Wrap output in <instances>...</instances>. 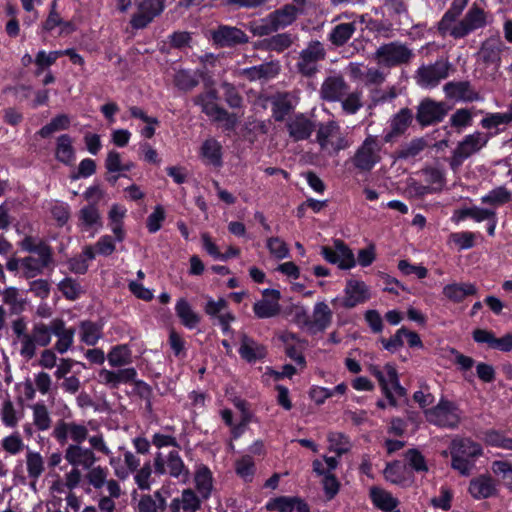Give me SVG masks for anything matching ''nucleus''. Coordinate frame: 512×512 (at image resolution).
<instances>
[{
  "label": "nucleus",
  "instance_id": "0e129e2a",
  "mask_svg": "<svg viewBox=\"0 0 512 512\" xmlns=\"http://www.w3.org/2000/svg\"><path fill=\"white\" fill-rule=\"evenodd\" d=\"M1 447L5 452L11 455H17L24 450L25 444L20 434L18 432H14L3 438Z\"/></svg>",
  "mask_w": 512,
  "mask_h": 512
},
{
  "label": "nucleus",
  "instance_id": "9d476101",
  "mask_svg": "<svg viewBox=\"0 0 512 512\" xmlns=\"http://www.w3.org/2000/svg\"><path fill=\"white\" fill-rule=\"evenodd\" d=\"M52 334V320L49 324L35 322L29 332L22 358L27 361L33 359L37 354V347H47L51 343Z\"/></svg>",
  "mask_w": 512,
  "mask_h": 512
},
{
  "label": "nucleus",
  "instance_id": "de8ad7c7",
  "mask_svg": "<svg viewBox=\"0 0 512 512\" xmlns=\"http://www.w3.org/2000/svg\"><path fill=\"white\" fill-rule=\"evenodd\" d=\"M25 462L28 477L36 481L45 470L43 457L39 452L28 450Z\"/></svg>",
  "mask_w": 512,
  "mask_h": 512
},
{
  "label": "nucleus",
  "instance_id": "79ce46f5",
  "mask_svg": "<svg viewBox=\"0 0 512 512\" xmlns=\"http://www.w3.org/2000/svg\"><path fill=\"white\" fill-rule=\"evenodd\" d=\"M108 363L113 368H120L132 362V353L128 345H116L107 355Z\"/></svg>",
  "mask_w": 512,
  "mask_h": 512
},
{
  "label": "nucleus",
  "instance_id": "dca6fc26",
  "mask_svg": "<svg viewBox=\"0 0 512 512\" xmlns=\"http://www.w3.org/2000/svg\"><path fill=\"white\" fill-rule=\"evenodd\" d=\"M414 115L411 109L405 107L400 109L389 120V130L383 136L385 143L397 141L412 124Z\"/></svg>",
  "mask_w": 512,
  "mask_h": 512
},
{
  "label": "nucleus",
  "instance_id": "423d86ee",
  "mask_svg": "<svg viewBox=\"0 0 512 512\" xmlns=\"http://www.w3.org/2000/svg\"><path fill=\"white\" fill-rule=\"evenodd\" d=\"M427 421L444 428L454 429L461 422V411L449 400L441 399L439 403L425 411Z\"/></svg>",
  "mask_w": 512,
  "mask_h": 512
},
{
  "label": "nucleus",
  "instance_id": "69168bd1",
  "mask_svg": "<svg viewBox=\"0 0 512 512\" xmlns=\"http://www.w3.org/2000/svg\"><path fill=\"white\" fill-rule=\"evenodd\" d=\"M404 467L399 462H393L386 466L384 476L393 484L406 485L407 479L404 476Z\"/></svg>",
  "mask_w": 512,
  "mask_h": 512
},
{
  "label": "nucleus",
  "instance_id": "603ef678",
  "mask_svg": "<svg viewBox=\"0 0 512 512\" xmlns=\"http://www.w3.org/2000/svg\"><path fill=\"white\" fill-rule=\"evenodd\" d=\"M512 123V103L509 111L506 113H489L481 120V126L484 129L496 128L499 125H507Z\"/></svg>",
  "mask_w": 512,
  "mask_h": 512
},
{
  "label": "nucleus",
  "instance_id": "a19ab883",
  "mask_svg": "<svg viewBox=\"0 0 512 512\" xmlns=\"http://www.w3.org/2000/svg\"><path fill=\"white\" fill-rule=\"evenodd\" d=\"M80 339L89 346H94L102 337V325L85 320L79 324Z\"/></svg>",
  "mask_w": 512,
  "mask_h": 512
},
{
  "label": "nucleus",
  "instance_id": "473e14b6",
  "mask_svg": "<svg viewBox=\"0 0 512 512\" xmlns=\"http://www.w3.org/2000/svg\"><path fill=\"white\" fill-rule=\"evenodd\" d=\"M55 158L65 165H71L74 162L75 149L73 140L68 134H62L57 138Z\"/></svg>",
  "mask_w": 512,
  "mask_h": 512
},
{
  "label": "nucleus",
  "instance_id": "3c124183",
  "mask_svg": "<svg viewBox=\"0 0 512 512\" xmlns=\"http://www.w3.org/2000/svg\"><path fill=\"white\" fill-rule=\"evenodd\" d=\"M221 144L215 139H207L201 147V154L206 161L214 166L221 165Z\"/></svg>",
  "mask_w": 512,
  "mask_h": 512
},
{
  "label": "nucleus",
  "instance_id": "37998d69",
  "mask_svg": "<svg viewBox=\"0 0 512 512\" xmlns=\"http://www.w3.org/2000/svg\"><path fill=\"white\" fill-rule=\"evenodd\" d=\"M370 496L373 504L383 511H393L397 505L398 500L392 496L391 493L377 487L370 489Z\"/></svg>",
  "mask_w": 512,
  "mask_h": 512
},
{
  "label": "nucleus",
  "instance_id": "1a4fd4ad",
  "mask_svg": "<svg viewBox=\"0 0 512 512\" xmlns=\"http://www.w3.org/2000/svg\"><path fill=\"white\" fill-rule=\"evenodd\" d=\"M154 468L157 474L163 475L168 471L171 477L177 478L183 483L189 479V470L177 450H171L166 457L158 453L154 458Z\"/></svg>",
  "mask_w": 512,
  "mask_h": 512
},
{
  "label": "nucleus",
  "instance_id": "e433bc0d",
  "mask_svg": "<svg viewBox=\"0 0 512 512\" xmlns=\"http://www.w3.org/2000/svg\"><path fill=\"white\" fill-rule=\"evenodd\" d=\"M80 226L83 230L94 229L97 231L102 227L101 215L95 204L87 205L79 211Z\"/></svg>",
  "mask_w": 512,
  "mask_h": 512
},
{
  "label": "nucleus",
  "instance_id": "680f3d73",
  "mask_svg": "<svg viewBox=\"0 0 512 512\" xmlns=\"http://www.w3.org/2000/svg\"><path fill=\"white\" fill-rule=\"evenodd\" d=\"M425 146L426 143L422 138L412 139L410 142L400 147V149L397 151V156L400 159L415 157L422 150H424Z\"/></svg>",
  "mask_w": 512,
  "mask_h": 512
},
{
  "label": "nucleus",
  "instance_id": "f03ea898",
  "mask_svg": "<svg viewBox=\"0 0 512 512\" xmlns=\"http://www.w3.org/2000/svg\"><path fill=\"white\" fill-rule=\"evenodd\" d=\"M316 128V142L326 155L336 156L340 151L350 147L351 143L343 135L339 123L335 120L319 123Z\"/></svg>",
  "mask_w": 512,
  "mask_h": 512
},
{
  "label": "nucleus",
  "instance_id": "cd10ccee",
  "mask_svg": "<svg viewBox=\"0 0 512 512\" xmlns=\"http://www.w3.org/2000/svg\"><path fill=\"white\" fill-rule=\"evenodd\" d=\"M239 354L248 363H254L265 358L266 347L246 334L241 335Z\"/></svg>",
  "mask_w": 512,
  "mask_h": 512
},
{
  "label": "nucleus",
  "instance_id": "39448f33",
  "mask_svg": "<svg viewBox=\"0 0 512 512\" xmlns=\"http://www.w3.org/2000/svg\"><path fill=\"white\" fill-rule=\"evenodd\" d=\"M488 140V135L478 131L466 135L452 152L449 160L451 169L456 171L466 159L479 152Z\"/></svg>",
  "mask_w": 512,
  "mask_h": 512
},
{
  "label": "nucleus",
  "instance_id": "7c9ffc66",
  "mask_svg": "<svg viewBox=\"0 0 512 512\" xmlns=\"http://www.w3.org/2000/svg\"><path fill=\"white\" fill-rule=\"evenodd\" d=\"M469 493L477 500L486 499L496 494L495 481L489 475H480L470 481Z\"/></svg>",
  "mask_w": 512,
  "mask_h": 512
},
{
  "label": "nucleus",
  "instance_id": "bf43d9fd",
  "mask_svg": "<svg viewBox=\"0 0 512 512\" xmlns=\"http://www.w3.org/2000/svg\"><path fill=\"white\" fill-rule=\"evenodd\" d=\"M11 328L13 331V334L16 336L17 340L19 341L20 348H19V354L22 357L25 345L27 344V340L29 337V332L27 331V323L24 317L16 318L11 323Z\"/></svg>",
  "mask_w": 512,
  "mask_h": 512
},
{
  "label": "nucleus",
  "instance_id": "4c0bfd02",
  "mask_svg": "<svg viewBox=\"0 0 512 512\" xmlns=\"http://www.w3.org/2000/svg\"><path fill=\"white\" fill-rule=\"evenodd\" d=\"M271 293L275 298L273 301L262 299L254 304L253 310L258 318H271L279 314L280 305L278 299L280 298V293L277 290H272Z\"/></svg>",
  "mask_w": 512,
  "mask_h": 512
},
{
  "label": "nucleus",
  "instance_id": "f8f14e48",
  "mask_svg": "<svg viewBox=\"0 0 512 512\" xmlns=\"http://www.w3.org/2000/svg\"><path fill=\"white\" fill-rule=\"evenodd\" d=\"M344 293V297H336L332 300V305L334 307L351 309L358 304L364 303L370 298L369 290L366 284L362 281L354 279L347 281Z\"/></svg>",
  "mask_w": 512,
  "mask_h": 512
},
{
  "label": "nucleus",
  "instance_id": "13d9d810",
  "mask_svg": "<svg viewBox=\"0 0 512 512\" xmlns=\"http://www.w3.org/2000/svg\"><path fill=\"white\" fill-rule=\"evenodd\" d=\"M343 112L349 115L357 113L363 106L362 93L354 91L348 93L340 100Z\"/></svg>",
  "mask_w": 512,
  "mask_h": 512
},
{
  "label": "nucleus",
  "instance_id": "2eb2a0df",
  "mask_svg": "<svg viewBox=\"0 0 512 512\" xmlns=\"http://www.w3.org/2000/svg\"><path fill=\"white\" fill-rule=\"evenodd\" d=\"M504 49L505 45L500 37H490L482 43L477 53V60L485 67H493L497 70L501 64V53Z\"/></svg>",
  "mask_w": 512,
  "mask_h": 512
},
{
  "label": "nucleus",
  "instance_id": "49530a36",
  "mask_svg": "<svg viewBox=\"0 0 512 512\" xmlns=\"http://www.w3.org/2000/svg\"><path fill=\"white\" fill-rule=\"evenodd\" d=\"M195 486L202 499L206 500L209 498L213 484L212 475L210 470L203 466L200 467L195 473Z\"/></svg>",
  "mask_w": 512,
  "mask_h": 512
},
{
  "label": "nucleus",
  "instance_id": "8fccbe9b",
  "mask_svg": "<svg viewBox=\"0 0 512 512\" xmlns=\"http://www.w3.org/2000/svg\"><path fill=\"white\" fill-rule=\"evenodd\" d=\"M33 424L39 431H46L51 427V416L44 403H35L31 406Z\"/></svg>",
  "mask_w": 512,
  "mask_h": 512
},
{
  "label": "nucleus",
  "instance_id": "6ab92c4d",
  "mask_svg": "<svg viewBox=\"0 0 512 512\" xmlns=\"http://www.w3.org/2000/svg\"><path fill=\"white\" fill-rule=\"evenodd\" d=\"M281 71L279 61L272 60L257 66L244 68L239 71V75L250 82H267L275 78Z\"/></svg>",
  "mask_w": 512,
  "mask_h": 512
},
{
  "label": "nucleus",
  "instance_id": "20e7f679",
  "mask_svg": "<svg viewBox=\"0 0 512 512\" xmlns=\"http://www.w3.org/2000/svg\"><path fill=\"white\" fill-rule=\"evenodd\" d=\"M381 144L376 136H367L356 149L351 162L361 172H368L381 160Z\"/></svg>",
  "mask_w": 512,
  "mask_h": 512
},
{
  "label": "nucleus",
  "instance_id": "c9c22d12",
  "mask_svg": "<svg viewBox=\"0 0 512 512\" xmlns=\"http://www.w3.org/2000/svg\"><path fill=\"white\" fill-rule=\"evenodd\" d=\"M298 9L293 4H286L282 8L270 13L269 21H272L277 30L293 23L297 17Z\"/></svg>",
  "mask_w": 512,
  "mask_h": 512
},
{
  "label": "nucleus",
  "instance_id": "4468645a",
  "mask_svg": "<svg viewBox=\"0 0 512 512\" xmlns=\"http://www.w3.org/2000/svg\"><path fill=\"white\" fill-rule=\"evenodd\" d=\"M85 479L87 483L92 486L96 491L106 487L107 493L112 496H121L122 490L119 483L115 479H108L109 470L106 467L100 465L91 468H87Z\"/></svg>",
  "mask_w": 512,
  "mask_h": 512
},
{
  "label": "nucleus",
  "instance_id": "bb28decb",
  "mask_svg": "<svg viewBox=\"0 0 512 512\" xmlns=\"http://www.w3.org/2000/svg\"><path fill=\"white\" fill-rule=\"evenodd\" d=\"M227 307L228 303L223 298H220L217 301L209 299L204 307L206 314L211 317H217L224 332L229 331L230 323L235 319V317L227 311Z\"/></svg>",
  "mask_w": 512,
  "mask_h": 512
},
{
  "label": "nucleus",
  "instance_id": "5701e85b",
  "mask_svg": "<svg viewBox=\"0 0 512 512\" xmlns=\"http://www.w3.org/2000/svg\"><path fill=\"white\" fill-rule=\"evenodd\" d=\"M38 257L27 256L21 258L23 277L26 279H32L38 275H41L45 268L50 266L53 262V253L36 254Z\"/></svg>",
  "mask_w": 512,
  "mask_h": 512
},
{
  "label": "nucleus",
  "instance_id": "e2e57ef3",
  "mask_svg": "<svg viewBox=\"0 0 512 512\" xmlns=\"http://www.w3.org/2000/svg\"><path fill=\"white\" fill-rule=\"evenodd\" d=\"M511 193L505 187H497L481 198L482 203L490 205H503L509 202Z\"/></svg>",
  "mask_w": 512,
  "mask_h": 512
},
{
  "label": "nucleus",
  "instance_id": "9b49d317",
  "mask_svg": "<svg viewBox=\"0 0 512 512\" xmlns=\"http://www.w3.org/2000/svg\"><path fill=\"white\" fill-rule=\"evenodd\" d=\"M449 111L445 102H437L431 98H424L417 106L416 120L423 126L440 123Z\"/></svg>",
  "mask_w": 512,
  "mask_h": 512
},
{
  "label": "nucleus",
  "instance_id": "a211bd4d",
  "mask_svg": "<svg viewBox=\"0 0 512 512\" xmlns=\"http://www.w3.org/2000/svg\"><path fill=\"white\" fill-rule=\"evenodd\" d=\"M486 25V14L483 9L473 5L464 18L458 22V28L454 30L455 39L467 36L469 33Z\"/></svg>",
  "mask_w": 512,
  "mask_h": 512
},
{
  "label": "nucleus",
  "instance_id": "6e6d98bb",
  "mask_svg": "<svg viewBox=\"0 0 512 512\" xmlns=\"http://www.w3.org/2000/svg\"><path fill=\"white\" fill-rule=\"evenodd\" d=\"M70 125V118L66 114H60L54 117L48 124L43 126L38 134L46 138L50 136L52 133L60 130H65Z\"/></svg>",
  "mask_w": 512,
  "mask_h": 512
},
{
  "label": "nucleus",
  "instance_id": "052dcab7",
  "mask_svg": "<svg viewBox=\"0 0 512 512\" xmlns=\"http://www.w3.org/2000/svg\"><path fill=\"white\" fill-rule=\"evenodd\" d=\"M20 247L22 250L32 254H43L52 252L51 247L43 240L34 238L32 236H26L21 242Z\"/></svg>",
  "mask_w": 512,
  "mask_h": 512
},
{
  "label": "nucleus",
  "instance_id": "b1692460",
  "mask_svg": "<svg viewBox=\"0 0 512 512\" xmlns=\"http://www.w3.org/2000/svg\"><path fill=\"white\" fill-rule=\"evenodd\" d=\"M53 334L57 337V341L54 345V350L60 354L66 353L74 343V328H67L63 319L54 318L52 319Z\"/></svg>",
  "mask_w": 512,
  "mask_h": 512
},
{
  "label": "nucleus",
  "instance_id": "4be33fe9",
  "mask_svg": "<svg viewBox=\"0 0 512 512\" xmlns=\"http://www.w3.org/2000/svg\"><path fill=\"white\" fill-rule=\"evenodd\" d=\"M196 105L201 107L203 113H205L212 121L222 123L224 128L232 130L237 124V117L233 113H229L227 110L222 108L214 101L206 102H195Z\"/></svg>",
  "mask_w": 512,
  "mask_h": 512
},
{
  "label": "nucleus",
  "instance_id": "0eeeda50",
  "mask_svg": "<svg viewBox=\"0 0 512 512\" xmlns=\"http://www.w3.org/2000/svg\"><path fill=\"white\" fill-rule=\"evenodd\" d=\"M326 57L324 45L318 41H310L298 57L296 63L297 71L304 77H313L318 72V64Z\"/></svg>",
  "mask_w": 512,
  "mask_h": 512
},
{
  "label": "nucleus",
  "instance_id": "338daca9",
  "mask_svg": "<svg viewBox=\"0 0 512 512\" xmlns=\"http://www.w3.org/2000/svg\"><path fill=\"white\" fill-rule=\"evenodd\" d=\"M298 497L281 496L268 502L267 510H277L279 512H292L297 504Z\"/></svg>",
  "mask_w": 512,
  "mask_h": 512
},
{
  "label": "nucleus",
  "instance_id": "a18cd8bd",
  "mask_svg": "<svg viewBox=\"0 0 512 512\" xmlns=\"http://www.w3.org/2000/svg\"><path fill=\"white\" fill-rule=\"evenodd\" d=\"M175 311L182 324L190 329L196 327L200 322L198 314L193 311L187 300L183 298L177 301Z\"/></svg>",
  "mask_w": 512,
  "mask_h": 512
},
{
  "label": "nucleus",
  "instance_id": "4d7b16f0",
  "mask_svg": "<svg viewBox=\"0 0 512 512\" xmlns=\"http://www.w3.org/2000/svg\"><path fill=\"white\" fill-rule=\"evenodd\" d=\"M334 247L337 248V255L339 258V268L350 269L355 266L356 261L354 254L349 247L341 240L334 241Z\"/></svg>",
  "mask_w": 512,
  "mask_h": 512
},
{
  "label": "nucleus",
  "instance_id": "f3484780",
  "mask_svg": "<svg viewBox=\"0 0 512 512\" xmlns=\"http://www.w3.org/2000/svg\"><path fill=\"white\" fill-rule=\"evenodd\" d=\"M349 85L340 74L326 77L319 90L320 98L327 102H338L347 94Z\"/></svg>",
  "mask_w": 512,
  "mask_h": 512
},
{
  "label": "nucleus",
  "instance_id": "ddd939ff",
  "mask_svg": "<svg viewBox=\"0 0 512 512\" xmlns=\"http://www.w3.org/2000/svg\"><path fill=\"white\" fill-rule=\"evenodd\" d=\"M137 11L130 24L134 29H143L164 9V0H134Z\"/></svg>",
  "mask_w": 512,
  "mask_h": 512
},
{
  "label": "nucleus",
  "instance_id": "f257e3e1",
  "mask_svg": "<svg viewBox=\"0 0 512 512\" xmlns=\"http://www.w3.org/2000/svg\"><path fill=\"white\" fill-rule=\"evenodd\" d=\"M52 436L61 445L67 444L69 440L72 442L64 451V458L72 467H82L86 470L98 461L91 448L82 446L89 436L88 428L84 424L58 420L52 431Z\"/></svg>",
  "mask_w": 512,
  "mask_h": 512
},
{
  "label": "nucleus",
  "instance_id": "c756f323",
  "mask_svg": "<svg viewBox=\"0 0 512 512\" xmlns=\"http://www.w3.org/2000/svg\"><path fill=\"white\" fill-rule=\"evenodd\" d=\"M451 456L461 457L464 459H473L482 454L481 446L468 438L454 439L450 446Z\"/></svg>",
  "mask_w": 512,
  "mask_h": 512
},
{
  "label": "nucleus",
  "instance_id": "c85d7f7f",
  "mask_svg": "<svg viewBox=\"0 0 512 512\" xmlns=\"http://www.w3.org/2000/svg\"><path fill=\"white\" fill-rule=\"evenodd\" d=\"M332 317L333 312L330 307L325 302H317L307 325L313 332H322L331 325Z\"/></svg>",
  "mask_w": 512,
  "mask_h": 512
},
{
  "label": "nucleus",
  "instance_id": "6e6552de",
  "mask_svg": "<svg viewBox=\"0 0 512 512\" xmlns=\"http://www.w3.org/2000/svg\"><path fill=\"white\" fill-rule=\"evenodd\" d=\"M451 64L446 59H438L433 64L420 66L415 74L416 82L423 88L436 87L449 76Z\"/></svg>",
  "mask_w": 512,
  "mask_h": 512
},
{
  "label": "nucleus",
  "instance_id": "c03bdc74",
  "mask_svg": "<svg viewBox=\"0 0 512 512\" xmlns=\"http://www.w3.org/2000/svg\"><path fill=\"white\" fill-rule=\"evenodd\" d=\"M4 304L10 307L12 313L22 312L27 304L26 299L21 297L18 288L10 286L0 292Z\"/></svg>",
  "mask_w": 512,
  "mask_h": 512
},
{
  "label": "nucleus",
  "instance_id": "f704fd0d",
  "mask_svg": "<svg viewBox=\"0 0 512 512\" xmlns=\"http://www.w3.org/2000/svg\"><path fill=\"white\" fill-rule=\"evenodd\" d=\"M355 31L356 24L354 22L339 23L331 29L328 40L334 46L341 47L352 38Z\"/></svg>",
  "mask_w": 512,
  "mask_h": 512
},
{
  "label": "nucleus",
  "instance_id": "7ed1b4c3",
  "mask_svg": "<svg viewBox=\"0 0 512 512\" xmlns=\"http://www.w3.org/2000/svg\"><path fill=\"white\" fill-rule=\"evenodd\" d=\"M413 57V50L399 41L382 44L373 54V59L377 64L385 68L407 65Z\"/></svg>",
  "mask_w": 512,
  "mask_h": 512
},
{
  "label": "nucleus",
  "instance_id": "a878e982",
  "mask_svg": "<svg viewBox=\"0 0 512 512\" xmlns=\"http://www.w3.org/2000/svg\"><path fill=\"white\" fill-rule=\"evenodd\" d=\"M444 92L448 98L473 102L480 99L468 81L448 82L444 85Z\"/></svg>",
  "mask_w": 512,
  "mask_h": 512
},
{
  "label": "nucleus",
  "instance_id": "2f4dec72",
  "mask_svg": "<svg viewBox=\"0 0 512 512\" xmlns=\"http://www.w3.org/2000/svg\"><path fill=\"white\" fill-rule=\"evenodd\" d=\"M442 293L448 300L459 303L467 296L475 295L477 288L472 283H452L444 286Z\"/></svg>",
  "mask_w": 512,
  "mask_h": 512
},
{
  "label": "nucleus",
  "instance_id": "ea45409f",
  "mask_svg": "<svg viewBox=\"0 0 512 512\" xmlns=\"http://www.w3.org/2000/svg\"><path fill=\"white\" fill-rule=\"evenodd\" d=\"M166 508V498L160 491L154 492L153 495H143L137 506V512H158L164 511Z\"/></svg>",
  "mask_w": 512,
  "mask_h": 512
},
{
  "label": "nucleus",
  "instance_id": "72a5a7b5",
  "mask_svg": "<svg viewBox=\"0 0 512 512\" xmlns=\"http://www.w3.org/2000/svg\"><path fill=\"white\" fill-rule=\"evenodd\" d=\"M202 73L198 70L191 71L180 69L175 72L173 77L174 85L181 91L188 92L198 86Z\"/></svg>",
  "mask_w": 512,
  "mask_h": 512
},
{
  "label": "nucleus",
  "instance_id": "5fc2aeb1",
  "mask_svg": "<svg viewBox=\"0 0 512 512\" xmlns=\"http://www.w3.org/2000/svg\"><path fill=\"white\" fill-rule=\"evenodd\" d=\"M1 419L6 427L14 428L18 425L20 415L10 398L5 399L1 406Z\"/></svg>",
  "mask_w": 512,
  "mask_h": 512
},
{
  "label": "nucleus",
  "instance_id": "774afa93",
  "mask_svg": "<svg viewBox=\"0 0 512 512\" xmlns=\"http://www.w3.org/2000/svg\"><path fill=\"white\" fill-rule=\"evenodd\" d=\"M491 470L509 486L512 485V463L505 460H496L492 462Z\"/></svg>",
  "mask_w": 512,
  "mask_h": 512
},
{
  "label": "nucleus",
  "instance_id": "864d4df0",
  "mask_svg": "<svg viewBox=\"0 0 512 512\" xmlns=\"http://www.w3.org/2000/svg\"><path fill=\"white\" fill-rule=\"evenodd\" d=\"M329 449L338 456L347 453L351 449V443L346 435L340 432L328 434Z\"/></svg>",
  "mask_w": 512,
  "mask_h": 512
},
{
  "label": "nucleus",
  "instance_id": "412c9836",
  "mask_svg": "<svg viewBox=\"0 0 512 512\" xmlns=\"http://www.w3.org/2000/svg\"><path fill=\"white\" fill-rule=\"evenodd\" d=\"M286 128L290 138L294 141H302L312 135L316 126L310 118L300 113L288 119Z\"/></svg>",
  "mask_w": 512,
  "mask_h": 512
},
{
  "label": "nucleus",
  "instance_id": "58836bf2",
  "mask_svg": "<svg viewBox=\"0 0 512 512\" xmlns=\"http://www.w3.org/2000/svg\"><path fill=\"white\" fill-rule=\"evenodd\" d=\"M272 116L275 121H283L293 110L290 97L286 93H279L271 100Z\"/></svg>",
  "mask_w": 512,
  "mask_h": 512
},
{
  "label": "nucleus",
  "instance_id": "09e8293b",
  "mask_svg": "<svg viewBox=\"0 0 512 512\" xmlns=\"http://www.w3.org/2000/svg\"><path fill=\"white\" fill-rule=\"evenodd\" d=\"M292 44L293 38L290 34L280 33L270 38L264 39L261 42V48L269 51L282 52L289 48Z\"/></svg>",
  "mask_w": 512,
  "mask_h": 512
},
{
  "label": "nucleus",
  "instance_id": "393cba45",
  "mask_svg": "<svg viewBox=\"0 0 512 512\" xmlns=\"http://www.w3.org/2000/svg\"><path fill=\"white\" fill-rule=\"evenodd\" d=\"M212 37L215 43L220 46H232L248 42V37L244 31L237 27L219 26L213 31Z\"/></svg>",
  "mask_w": 512,
  "mask_h": 512
},
{
  "label": "nucleus",
  "instance_id": "aec40b11",
  "mask_svg": "<svg viewBox=\"0 0 512 512\" xmlns=\"http://www.w3.org/2000/svg\"><path fill=\"white\" fill-rule=\"evenodd\" d=\"M137 371L133 367L122 368L118 370L101 369L98 373L99 383L109 387L110 389H117L121 384H128L135 382Z\"/></svg>",
  "mask_w": 512,
  "mask_h": 512
}]
</instances>
